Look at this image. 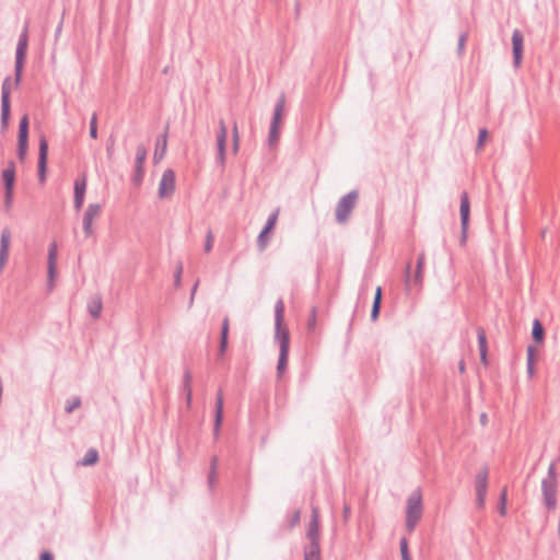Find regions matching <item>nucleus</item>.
Instances as JSON below:
<instances>
[{
    "label": "nucleus",
    "mask_w": 560,
    "mask_h": 560,
    "mask_svg": "<svg viewBox=\"0 0 560 560\" xmlns=\"http://www.w3.org/2000/svg\"><path fill=\"white\" fill-rule=\"evenodd\" d=\"M283 315H284V304L281 300H279L276 304V325H277L276 338L279 341V346H280V355H279V362H278V366H277L278 374L280 376L285 371L287 363H288V355H289V347H290L289 331L282 327Z\"/></svg>",
    "instance_id": "f257e3e1"
},
{
    "label": "nucleus",
    "mask_w": 560,
    "mask_h": 560,
    "mask_svg": "<svg viewBox=\"0 0 560 560\" xmlns=\"http://www.w3.org/2000/svg\"><path fill=\"white\" fill-rule=\"evenodd\" d=\"M422 515V493L420 490L413 491L407 501L406 526L408 530H413Z\"/></svg>",
    "instance_id": "f03ea898"
},
{
    "label": "nucleus",
    "mask_w": 560,
    "mask_h": 560,
    "mask_svg": "<svg viewBox=\"0 0 560 560\" xmlns=\"http://www.w3.org/2000/svg\"><path fill=\"white\" fill-rule=\"evenodd\" d=\"M20 84V81H12L10 78H7L2 84V97H1V121L3 127H7L9 124L10 117V94L13 90H15Z\"/></svg>",
    "instance_id": "7ed1b4c3"
},
{
    "label": "nucleus",
    "mask_w": 560,
    "mask_h": 560,
    "mask_svg": "<svg viewBox=\"0 0 560 560\" xmlns=\"http://www.w3.org/2000/svg\"><path fill=\"white\" fill-rule=\"evenodd\" d=\"M28 45V34L27 27L23 31L20 36L18 47H16V60H15V72H16V81H21L22 70L25 62L26 51Z\"/></svg>",
    "instance_id": "20e7f679"
},
{
    "label": "nucleus",
    "mask_w": 560,
    "mask_h": 560,
    "mask_svg": "<svg viewBox=\"0 0 560 560\" xmlns=\"http://www.w3.org/2000/svg\"><path fill=\"white\" fill-rule=\"evenodd\" d=\"M102 207L98 203H90L83 214V230L86 237L94 234V222L98 219Z\"/></svg>",
    "instance_id": "39448f33"
},
{
    "label": "nucleus",
    "mask_w": 560,
    "mask_h": 560,
    "mask_svg": "<svg viewBox=\"0 0 560 560\" xmlns=\"http://www.w3.org/2000/svg\"><path fill=\"white\" fill-rule=\"evenodd\" d=\"M2 180L5 188L4 205L5 208L9 209L12 205L13 188L15 183V168L12 163H10L8 167L2 171Z\"/></svg>",
    "instance_id": "423d86ee"
},
{
    "label": "nucleus",
    "mask_w": 560,
    "mask_h": 560,
    "mask_svg": "<svg viewBox=\"0 0 560 560\" xmlns=\"http://www.w3.org/2000/svg\"><path fill=\"white\" fill-rule=\"evenodd\" d=\"M28 150V117L24 115L21 118L19 126V148L18 155L21 161H24Z\"/></svg>",
    "instance_id": "0eeeda50"
},
{
    "label": "nucleus",
    "mask_w": 560,
    "mask_h": 560,
    "mask_svg": "<svg viewBox=\"0 0 560 560\" xmlns=\"http://www.w3.org/2000/svg\"><path fill=\"white\" fill-rule=\"evenodd\" d=\"M175 190V173L173 170H165L159 184V197L168 198Z\"/></svg>",
    "instance_id": "6e6552de"
},
{
    "label": "nucleus",
    "mask_w": 560,
    "mask_h": 560,
    "mask_svg": "<svg viewBox=\"0 0 560 560\" xmlns=\"http://www.w3.org/2000/svg\"><path fill=\"white\" fill-rule=\"evenodd\" d=\"M357 200L355 194H349L345 196L338 203L336 215L339 222H345L354 208Z\"/></svg>",
    "instance_id": "1a4fd4ad"
},
{
    "label": "nucleus",
    "mask_w": 560,
    "mask_h": 560,
    "mask_svg": "<svg viewBox=\"0 0 560 560\" xmlns=\"http://www.w3.org/2000/svg\"><path fill=\"white\" fill-rule=\"evenodd\" d=\"M475 488H476L478 504H479V506H483L486 495H487V488H488V470L487 469H483L477 474L476 481H475Z\"/></svg>",
    "instance_id": "9d476101"
},
{
    "label": "nucleus",
    "mask_w": 560,
    "mask_h": 560,
    "mask_svg": "<svg viewBox=\"0 0 560 560\" xmlns=\"http://www.w3.org/2000/svg\"><path fill=\"white\" fill-rule=\"evenodd\" d=\"M47 158H48V142L43 136L39 139V156H38V177L42 183L46 179L47 170Z\"/></svg>",
    "instance_id": "9b49d317"
},
{
    "label": "nucleus",
    "mask_w": 560,
    "mask_h": 560,
    "mask_svg": "<svg viewBox=\"0 0 560 560\" xmlns=\"http://www.w3.org/2000/svg\"><path fill=\"white\" fill-rule=\"evenodd\" d=\"M220 130L217 137V147H218V159L221 165L225 164V147H226V138H228V127L223 120L219 124Z\"/></svg>",
    "instance_id": "f8f14e48"
},
{
    "label": "nucleus",
    "mask_w": 560,
    "mask_h": 560,
    "mask_svg": "<svg viewBox=\"0 0 560 560\" xmlns=\"http://www.w3.org/2000/svg\"><path fill=\"white\" fill-rule=\"evenodd\" d=\"M478 346L480 352V361L487 366L488 365V341L487 335L483 328H477Z\"/></svg>",
    "instance_id": "ddd939ff"
},
{
    "label": "nucleus",
    "mask_w": 560,
    "mask_h": 560,
    "mask_svg": "<svg viewBox=\"0 0 560 560\" xmlns=\"http://www.w3.org/2000/svg\"><path fill=\"white\" fill-rule=\"evenodd\" d=\"M460 221H462V229L465 233L467 230L468 221H469V213H470V203L467 192H463L460 197Z\"/></svg>",
    "instance_id": "4468645a"
},
{
    "label": "nucleus",
    "mask_w": 560,
    "mask_h": 560,
    "mask_svg": "<svg viewBox=\"0 0 560 560\" xmlns=\"http://www.w3.org/2000/svg\"><path fill=\"white\" fill-rule=\"evenodd\" d=\"M318 529H319V516L317 508L313 509L312 520L308 526L307 536L311 539V546L313 544L318 545Z\"/></svg>",
    "instance_id": "2eb2a0df"
},
{
    "label": "nucleus",
    "mask_w": 560,
    "mask_h": 560,
    "mask_svg": "<svg viewBox=\"0 0 560 560\" xmlns=\"http://www.w3.org/2000/svg\"><path fill=\"white\" fill-rule=\"evenodd\" d=\"M86 190L85 178L77 179L74 183V207L80 210L84 202V196Z\"/></svg>",
    "instance_id": "dca6fc26"
},
{
    "label": "nucleus",
    "mask_w": 560,
    "mask_h": 560,
    "mask_svg": "<svg viewBox=\"0 0 560 560\" xmlns=\"http://www.w3.org/2000/svg\"><path fill=\"white\" fill-rule=\"evenodd\" d=\"M512 43H513V54H514V61L515 65L518 66L522 60V52H523V35L520 31L515 30L512 35Z\"/></svg>",
    "instance_id": "f3484780"
},
{
    "label": "nucleus",
    "mask_w": 560,
    "mask_h": 560,
    "mask_svg": "<svg viewBox=\"0 0 560 560\" xmlns=\"http://www.w3.org/2000/svg\"><path fill=\"white\" fill-rule=\"evenodd\" d=\"M147 158V150L144 147H138L137 149V158H136V175L135 180L139 184L142 179L143 175V165Z\"/></svg>",
    "instance_id": "a211bd4d"
},
{
    "label": "nucleus",
    "mask_w": 560,
    "mask_h": 560,
    "mask_svg": "<svg viewBox=\"0 0 560 560\" xmlns=\"http://www.w3.org/2000/svg\"><path fill=\"white\" fill-rule=\"evenodd\" d=\"M167 151V136L166 133H163L156 139L155 143V150L153 154V161L155 163H159L163 160Z\"/></svg>",
    "instance_id": "6ab92c4d"
},
{
    "label": "nucleus",
    "mask_w": 560,
    "mask_h": 560,
    "mask_svg": "<svg viewBox=\"0 0 560 560\" xmlns=\"http://www.w3.org/2000/svg\"><path fill=\"white\" fill-rule=\"evenodd\" d=\"M57 258H58L57 244L51 243L49 245V249H48V273H49L50 279H52L55 276Z\"/></svg>",
    "instance_id": "aec40b11"
},
{
    "label": "nucleus",
    "mask_w": 560,
    "mask_h": 560,
    "mask_svg": "<svg viewBox=\"0 0 560 560\" xmlns=\"http://www.w3.org/2000/svg\"><path fill=\"white\" fill-rule=\"evenodd\" d=\"M223 419V395L220 390L217 396V404H215V421H214V432L218 433L221 428Z\"/></svg>",
    "instance_id": "412c9836"
},
{
    "label": "nucleus",
    "mask_w": 560,
    "mask_h": 560,
    "mask_svg": "<svg viewBox=\"0 0 560 560\" xmlns=\"http://www.w3.org/2000/svg\"><path fill=\"white\" fill-rule=\"evenodd\" d=\"M229 318L225 317L222 323V330H221V342H220V354L222 355L226 348H228V336H229Z\"/></svg>",
    "instance_id": "4be33fe9"
},
{
    "label": "nucleus",
    "mask_w": 560,
    "mask_h": 560,
    "mask_svg": "<svg viewBox=\"0 0 560 560\" xmlns=\"http://www.w3.org/2000/svg\"><path fill=\"white\" fill-rule=\"evenodd\" d=\"M532 335H533L534 340L538 345H541L544 342L545 330H544L541 323L538 319H535L533 322Z\"/></svg>",
    "instance_id": "5701e85b"
},
{
    "label": "nucleus",
    "mask_w": 560,
    "mask_h": 560,
    "mask_svg": "<svg viewBox=\"0 0 560 560\" xmlns=\"http://www.w3.org/2000/svg\"><path fill=\"white\" fill-rule=\"evenodd\" d=\"M102 301L100 298H95L93 300L90 301L89 305H88V310L90 312V314L97 318L102 312Z\"/></svg>",
    "instance_id": "b1692460"
},
{
    "label": "nucleus",
    "mask_w": 560,
    "mask_h": 560,
    "mask_svg": "<svg viewBox=\"0 0 560 560\" xmlns=\"http://www.w3.org/2000/svg\"><path fill=\"white\" fill-rule=\"evenodd\" d=\"M381 300H382V289H381V287H377L376 291H375L373 307H372V314H371L372 319H376L378 316L380 307H381Z\"/></svg>",
    "instance_id": "393cba45"
},
{
    "label": "nucleus",
    "mask_w": 560,
    "mask_h": 560,
    "mask_svg": "<svg viewBox=\"0 0 560 560\" xmlns=\"http://www.w3.org/2000/svg\"><path fill=\"white\" fill-rule=\"evenodd\" d=\"M10 244H11V232L9 229H4L1 233L0 250L9 252Z\"/></svg>",
    "instance_id": "a878e982"
},
{
    "label": "nucleus",
    "mask_w": 560,
    "mask_h": 560,
    "mask_svg": "<svg viewBox=\"0 0 560 560\" xmlns=\"http://www.w3.org/2000/svg\"><path fill=\"white\" fill-rule=\"evenodd\" d=\"M279 212L280 210L279 209H276L268 218L267 220V223H266V226L264 228L262 231L265 232H268V233H271L272 230L275 229L276 224H277V221H278V217H279Z\"/></svg>",
    "instance_id": "bb28decb"
},
{
    "label": "nucleus",
    "mask_w": 560,
    "mask_h": 560,
    "mask_svg": "<svg viewBox=\"0 0 560 560\" xmlns=\"http://www.w3.org/2000/svg\"><path fill=\"white\" fill-rule=\"evenodd\" d=\"M545 502L548 508H555L556 505V491L552 487L545 488Z\"/></svg>",
    "instance_id": "cd10ccee"
},
{
    "label": "nucleus",
    "mask_w": 560,
    "mask_h": 560,
    "mask_svg": "<svg viewBox=\"0 0 560 560\" xmlns=\"http://www.w3.org/2000/svg\"><path fill=\"white\" fill-rule=\"evenodd\" d=\"M305 560H320L319 545L313 544L305 553Z\"/></svg>",
    "instance_id": "c85d7f7f"
},
{
    "label": "nucleus",
    "mask_w": 560,
    "mask_h": 560,
    "mask_svg": "<svg viewBox=\"0 0 560 560\" xmlns=\"http://www.w3.org/2000/svg\"><path fill=\"white\" fill-rule=\"evenodd\" d=\"M98 459V454L95 450L91 448L88 451L84 459L82 460V465L83 466H89V465H93L97 462Z\"/></svg>",
    "instance_id": "c756f323"
},
{
    "label": "nucleus",
    "mask_w": 560,
    "mask_h": 560,
    "mask_svg": "<svg viewBox=\"0 0 560 560\" xmlns=\"http://www.w3.org/2000/svg\"><path fill=\"white\" fill-rule=\"evenodd\" d=\"M283 110H284V102L280 101L275 108L273 121H272L273 124L281 125Z\"/></svg>",
    "instance_id": "7c9ffc66"
},
{
    "label": "nucleus",
    "mask_w": 560,
    "mask_h": 560,
    "mask_svg": "<svg viewBox=\"0 0 560 560\" xmlns=\"http://www.w3.org/2000/svg\"><path fill=\"white\" fill-rule=\"evenodd\" d=\"M269 234L270 233L268 232L261 231L260 234L258 235L257 243L260 250H264L267 247L269 243Z\"/></svg>",
    "instance_id": "2f4dec72"
},
{
    "label": "nucleus",
    "mask_w": 560,
    "mask_h": 560,
    "mask_svg": "<svg viewBox=\"0 0 560 560\" xmlns=\"http://www.w3.org/2000/svg\"><path fill=\"white\" fill-rule=\"evenodd\" d=\"M81 405V400L79 397H73L71 399H69L67 402H66V411L67 412H72L74 409L79 408Z\"/></svg>",
    "instance_id": "473e14b6"
},
{
    "label": "nucleus",
    "mask_w": 560,
    "mask_h": 560,
    "mask_svg": "<svg viewBox=\"0 0 560 560\" xmlns=\"http://www.w3.org/2000/svg\"><path fill=\"white\" fill-rule=\"evenodd\" d=\"M424 254H420L419 257H418V261H417V273H416V277L419 281H421L422 279V272H423V268H424Z\"/></svg>",
    "instance_id": "72a5a7b5"
},
{
    "label": "nucleus",
    "mask_w": 560,
    "mask_h": 560,
    "mask_svg": "<svg viewBox=\"0 0 560 560\" xmlns=\"http://www.w3.org/2000/svg\"><path fill=\"white\" fill-rule=\"evenodd\" d=\"M90 137L92 139L97 138V117L95 114L92 116L90 121Z\"/></svg>",
    "instance_id": "f704fd0d"
},
{
    "label": "nucleus",
    "mask_w": 560,
    "mask_h": 560,
    "mask_svg": "<svg viewBox=\"0 0 560 560\" xmlns=\"http://www.w3.org/2000/svg\"><path fill=\"white\" fill-rule=\"evenodd\" d=\"M240 148V133L237 125L233 127V152L236 154Z\"/></svg>",
    "instance_id": "c9c22d12"
},
{
    "label": "nucleus",
    "mask_w": 560,
    "mask_h": 560,
    "mask_svg": "<svg viewBox=\"0 0 560 560\" xmlns=\"http://www.w3.org/2000/svg\"><path fill=\"white\" fill-rule=\"evenodd\" d=\"M213 241H214V237H213L212 232H208L207 236H206V243H205V252L206 253L211 252L212 246H213Z\"/></svg>",
    "instance_id": "e433bc0d"
},
{
    "label": "nucleus",
    "mask_w": 560,
    "mask_h": 560,
    "mask_svg": "<svg viewBox=\"0 0 560 560\" xmlns=\"http://www.w3.org/2000/svg\"><path fill=\"white\" fill-rule=\"evenodd\" d=\"M190 382H191V377H190V374L187 373L186 376H185V387H186V390H187V402L188 405L190 404L191 401V387H190Z\"/></svg>",
    "instance_id": "4c0bfd02"
},
{
    "label": "nucleus",
    "mask_w": 560,
    "mask_h": 560,
    "mask_svg": "<svg viewBox=\"0 0 560 560\" xmlns=\"http://www.w3.org/2000/svg\"><path fill=\"white\" fill-rule=\"evenodd\" d=\"M400 552H401L402 560L410 559L409 552H408V542L406 539H402L400 541Z\"/></svg>",
    "instance_id": "58836bf2"
},
{
    "label": "nucleus",
    "mask_w": 560,
    "mask_h": 560,
    "mask_svg": "<svg viewBox=\"0 0 560 560\" xmlns=\"http://www.w3.org/2000/svg\"><path fill=\"white\" fill-rule=\"evenodd\" d=\"M488 137H489V133L486 129H481L479 131L478 148H481L485 144V142L488 140Z\"/></svg>",
    "instance_id": "ea45409f"
},
{
    "label": "nucleus",
    "mask_w": 560,
    "mask_h": 560,
    "mask_svg": "<svg viewBox=\"0 0 560 560\" xmlns=\"http://www.w3.org/2000/svg\"><path fill=\"white\" fill-rule=\"evenodd\" d=\"M279 129H280V125L272 122L271 129H270V140L271 141H276L278 139Z\"/></svg>",
    "instance_id": "a19ab883"
},
{
    "label": "nucleus",
    "mask_w": 560,
    "mask_h": 560,
    "mask_svg": "<svg viewBox=\"0 0 560 560\" xmlns=\"http://www.w3.org/2000/svg\"><path fill=\"white\" fill-rule=\"evenodd\" d=\"M505 504H506V490L504 489L501 493V506H500L501 515H505V513H506Z\"/></svg>",
    "instance_id": "79ce46f5"
},
{
    "label": "nucleus",
    "mask_w": 560,
    "mask_h": 560,
    "mask_svg": "<svg viewBox=\"0 0 560 560\" xmlns=\"http://www.w3.org/2000/svg\"><path fill=\"white\" fill-rule=\"evenodd\" d=\"M537 350L533 346L527 348V361L535 362Z\"/></svg>",
    "instance_id": "37998d69"
},
{
    "label": "nucleus",
    "mask_w": 560,
    "mask_h": 560,
    "mask_svg": "<svg viewBox=\"0 0 560 560\" xmlns=\"http://www.w3.org/2000/svg\"><path fill=\"white\" fill-rule=\"evenodd\" d=\"M9 257V252L0 250V271L4 268Z\"/></svg>",
    "instance_id": "c03bdc74"
},
{
    "label": "nucleus",
    "mask_w": 560,
    "mask_h": 560,
    "mask_svg": "<svg viewBox=\"0 0 560 560\" xmlns=\"http://www.w3.org/2000/svg\"><path fill=\"white\" fill-rule=\"evenodd\" d=\"M527 373L529 377L534 376L535 373V362L527 361Z\"/></svg>",
    "instance_id": "a18cd8bd"
},
{
    "label": "nucleus",
    "mask_w": 560,
    "mask_h": 560,
    "mask_svg": "<svg viewBox=\"0 0 560 560\" xmlns=\"http://www.w3.org/2000/svg\"><path fill=\"white\" fill-rule=\"evenodd\" d=\"M315 322H316V318H315V314L313 313V314H312V317L310 318V322H308V327H310V329H314V327H315Z\"/></svg>",
    "instance_id": "49530a36"
},
{
    "label": "nucleus",
    "mask_w": 560,
    "mask_h": 560,
    "mask_svg": "<svg viewBox=\"0 0 560 560\" xmlns=\"http://www.w3.org/2000/svg\"><path fill=\"white\" fill-rule=\"evenodd\" d=\"M40 560H52V557L49 552H43L40 555Z\"/></svg>",
    "instance_id": "de8ad7c7"
},
{
    "label": "nucleus",
    "mask_w": 560,
    "mask_h": 560,
    "mask_svg": "<svg viewBox=\"0 0 560 560\" xmlns=\"http://www.w3.org/2000/svg\"><path fill=\"white\" fill-rule=\"evenodd\" d=\"M458 370L460 373H465V371H466L465 362L463 360L459 361V363H458Z\"/></svg>",
    "instance_id": "09e8293b"
},
{
    "label": "nucleus",
    "mask_w": 560,
    "mask_h": 560,
    "mask_svg": "<svg viewBox=\"0 0 560 560\" xmlns=\"http://www.w3.org/2000/svg\"><path fill=\"white\" fill-rule=\"evenodd\" d=\"M349 513H350V508L346 505L343 509V515L346 518L349 516Z\"/></svg>",
    "instance_id": "8fccbe9b"
},
{
    "label": "nucleus",
    "mask_w": 560,
    "mask_h": 560,
    "mask_svg": "<svg viewBox=\"0 0 560 560\" xmlns=\"http://www.w3.org/2000/svg\"><path fill=\"white\" fill-rule=\"evenodd\" d=\"M197 287H198V283L195 284L194 289H192V294L195 293V291L197 290Z\"/></svg>",
    "instance_id": "3c124183"
}]
</instances>
